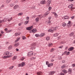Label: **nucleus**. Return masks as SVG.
Masks as SVG:
<instances>
[{"label": "nucleus", "mask_w": 75, "mask_h": 75, "mask_svg": "<svg viewBox=\"0 0 75 75\" xmlns=\"http://www.w3.org/2000/svg\"><path fill=\"white\" fill-rule=\"evenodd\" d=\"M25 65V63L23 62L22 63L18 65V67H24Z\"/></svg>", "instance_id": "f257e3e1"}, {"label": "nucleus", "mask_w": 75, "mask_h": 75, "mask_svg": "<svg viewBox=\"0 0 75 75\" xmlns=\"http://www.w3.org/2000/svg\"><path fill=\"white\" fill-rule=\"evenodd\" d=\"M73 6H74L72 4H71L69 5V8H71V11H73V9H75V8H73Z\"/></svg>", "instance_id": "f03ea898"}, {"label": "nucleus", "mask_w": 75, "mask_h": 75, "mask_svg": "<svg viewBox=\"0 0 75 75\" xmlns=\"http://www.w3.org/2000/svg\"><path fill=\"white\" fill-rule=\"evenodd\" d=\"M33 52L31 51L28 52V56L29 57H31V56H33Z\"/></svg>", "instance_id": "7ed1b4c3"}, {"label": "nucleus", "mask_w": 75, "mask_h": 75, "mask_svg": "<svg viewBox=\"0 0 75 75\" xmlns=\"http://www.w3.org/2000/svg\"><path fill=\"white\" fill-rule=\"evenodd\" d=\"M45 33H42L40 34V37H43V36H45Z\"/></svg>", "instance_id": "20e7f679"}, {"label": "nucleus", "mask_w": 75, "mask_h": 75, "mask_svg": "<svg viewBox=\"0 0 75 75\" xmlns=\"http://www.w3.org/2000/svg\"><path fill=\"white\" fill-rule=\"evenodd\" d=\"M46 3V1L45 0L42 1H40V4H45Z\"/></svg>", "instance_id": "39448f33"}, {"label": "nucleus", "mask_w": 75, "mask_h": 75, "mask_svg": "<svg viewBox=\"0 0 75 75\" xmlns=\"http://www.w3.org/2000/svg\"><path fill=\"white\" fill-rule=\"evenodd\" d=\"M18 7H19V6L17 5H16L14 6L13 8L14 10H16Z\"/></svg>", "instance_id": "423d86ee"}, {"label": "nucleus", "mask_w": 75, "mask_h": 75, "mask_svg": "<svg viewBox=\"0 0 75 75\" xmlns=\"http://www.w3.org/2000/svg\"><path fill=\"white\" fill-rule=\"evenodd\" d=\"M74 47H71L68 49V50L70 51H72V50H74Z\"/></svg>", "instance_id": "0eeeda50"}, {"label": "nucleus", "mask_w": 75, "mask_h": 75, "mask_svg": "<svg viewBox=\"0 0 75 75\" xmlns=\"http://www.w3.org/2000/svg\"><path fill=\"white\" fill-rule=\"evenodd\" d=\"M52 14H54L55 18H57V17H58V15H57V14L56 13H55V12H52Z\"/></svg>", "instance_id": "6e6552de"}, {"label": "nucleus", "mask_w": 75, "mask_h": 75, "mask_svg": "<svg viewBox=\"0 0 75 75\" xmlns=\"http://www.w3.org/2000/svg\"><path fill=\"white\" fill-rule=\"evenodd\" d=\"M63 54H66V55H69V54H70V52H68L67 51H65Z\"/></svg>", "instance_id": "1a4fd4ad"}, {"label": "nucleus", "mask_w": 75, "mask_h": 75, "mask_svg": "<svg viewBox=\"0 0 75 75\" xmlns=\"http://www.w3.org/2000/svg\"><path fill=\"white\" fill-rule=\"evenodd\" d=\"M9 52L6 51L4 53V55H9Z\"/></svg>", "instance_id": "9d476101"}, {"label": "nucleus", "mask_w": 75, "mask_h": 75, "mask_svg": "<svg viewBox=\"0 0 75 75\" xmlns=\"http://www.w3.org/2000/svg\"><path fill=\"white\" fill-rule=\"evenodd\" d=\"M55 72V71H52L50 72V75H52L54 74V73Z\"/></svg>", "instance_id": "9b49d317"}, {"label": "nucleus", "mask_w": 75, "mask_h": 75, "mask_svg": "<svg viewBox=\"0 0 75 75\" xmlns=\"http://www.w3.org/2000/svg\"><path fill=\"white\" fill-rule=\"evenodd\" d=\"M62 72H64V74H67V73L68 72V71H67L66 70H63L62 71Z\"/></svg>", "instance_id": "f8f14e48"}, {"label": "nucleus", "mask_w": 75, "mask_h": 75, "mask_svg": "<svg viewBox=\"0 0 75 75\" xmlns=\"http://www.w3.org/2000/svg\"><path fill=\"white\" fill-rule=\"evenodd\" d=\"M47 4H48V6H49V5H50V4H51V0H48L47 1Z\"/></svg>", "instance_id": "ddd939ff"}, {"label": "nucleus", "mask_w": 75, "mask_h": 75, "mask_svg": "<svg viewBox=\"0 0 75 75\" xmlns=\"http://www.w3.org/2000/svg\"><path fill=\"white\" fill-rule=\"evenodd\" d=\"M63 18H64L65 20H66L67 19H68V18H69V16H64L63 17Z\"/></svg>", "instance_id": "4468645a"}, {"label": "nucleus", "mask_w": 75, "mask_h": 75, "mask_svg": "<svg viewBox=\"0 0 75 75\" xmlns=\"http://www.w3.org/2000/svg\"><path fill=\"white\" fill-rule=\"evenodd\" d=\"M19 43H16L14 44V46L16 47H18V46L19 45Z\"/></svg>", "instance_id": "2eb2a0df"}, {"label": "nucleus", "mask_w": 75, "mask_h": 75, "mask_svg": "<svg viewBox=\"0 0 75 75\" xmlns=\"http://www.w3.org/2000/svg\"><path fill=\"white\" fill-rule=\"evenodd\" d=\"M32 28H33V27L30 26L28 27V28H27L26 29L27 30H30L31 29H32Z\"/></svg>", "instance_id": "dca6fc26"}, {"label": "nucleus", "mask_w": 75, "mask_h": 75, "mask_svg": "<svg viewBox=\"0 0 75 75\" xmlns=\"http://www.w3.org/2000/svg\"><path fill=\"white\" fill-rule=\"evenodd\" d=\"M53 65V63H51L49 64H48V67H52Z\"/></svg>", "instance_id": "f3484780"}, {"label": "nucleus", "mask_w": 75, "mask_h": 75, "mask_svg": "<svg viewBox=\"0 0 75 75\" xmlns=\"http://www.w3.org/2000/svg\"><path fill=\"white\" fill-rule=\"evenodd\" d=\"M37 29H34L32 30V32L33 33H36L37 32Z\"/></svg>", "instance_id": "a211bd4d"}, {"label": "nucleus", "mask_w": 75, "mask_h": 75, "mask_svg": "<svg viewBox=\"0 0 75 75\" xmlns=\"http://www.w3.org/2000/svg\"><path fill=\"white\" fill-rule=\"evenodd\" d=\"M49 13H50V12L49 11H47V13L44 14V16L46 17V16H47L48 14H49Z\"/></svg>", "instance_id": "6ab92c4d"}, {"label": "nucleus", "mask_w": 75, "mask_h": 75, "mask_svg": "<svg viewBox=\"0 0 75 75\" xmlns=\"http://www.w3.org/2000/svg\"><path fill=\"white\" fill-rule=\"evenodd\" d=\"M48 32H50V33H53L54 32V30L50 29L48 30Z\"/></svg>", "instance_id": "aec40b11"}, {"label": "nucleus", "mask_w": 75, "mask_h": 75, "mask_svg": "<svg viewBox=\"0 0 75 75\" xmlns=\"http://www.w3.org/2000/svg\"><path fill=\"white\" fill-rule=\"evenodd\" d=\"M37 74L38 75H42V73L40 71L37 72Z\"/></svg>", "instance_id": "412c9836"}, {"label": "nucleus", "mask_w": 75, "mask_h": 75, "mask_svg": "<svg viewBox=\"0 0 75 75\" xmlns=\"http://www.w3.org/2000/svg\"><path fill=\"white\" fill-rule=\"evenodd\" d=\"M68 72L70 74L71 72H72V69H69Z\"/></svg>", "instance_id": "4be33fe9"}, {"label": "nucleus", "mask_w": 75, "mask_h": 75, "mask_svg": "<svg viewBox=\"0 0 75 75\" xmlns=\"http://www.w3.org/2000/svg\"><path fill=\"white\" fill-rule=\"evenodd\" d=\"M74 34V32H72L69 35V36H70V37H72Z\"/></svg>", "instance_id": "5701e85b"}, {"label": "nucleus", "mask_w": 75, "mask_h": 75, "mask_svg": "<svg viewBox=\"0 0 75 75\" xmlns=\"http://www.w3.org/2000/svg\"><path fill=\"white\" fill-rule=\"evenodd\" d=\"M12 48V46L10 45L8 47V50H11Z\"/></svg>", "instance_id": "b1692460"}, {"label": "nucleus", "mask_w": 75, "mask_h": 75, "mask_svg": "<svg viewBox=\"0 0 75 75\" xmlns=\"http://www.w3.org/2000/svg\"><path fill=\"white\" fill-rule=\"evenodd\" d=\"M16 58H17V56H14L12 60H15V59H16Z\"/></svg>", "instance_id": "393cba45"}, {"label": "nucleus", "mask_w": 75, "mask_h": 75, "mask_svg": "<svg viewBox=\"0 0 75 75\" xmlns=\"http://www.w3.org/2000/svg\"><path fill=\"white\" fill-rule=\"evenodd\" d=\"M28 23H29V21H25L24 24L25 25L26 24H28Z\"/></svg>", "instance_id": "a878e982"}, {"label": "nucleus", "mask_w": 75, "mask_h": 75, "mask_svg": "<svg viewBox=\"0 0 75 75\" xmlns=\"http://www.w3.org/2000/svg\"><path fill=\"white\" fill-rule=\"evenodd\" d=\"M53 45V44L52 43H50L49 45H48V46L49 47H52Z\"/></svg>", "instance_id": "bb28decb"}, {"label": "nucleus", "mask_w": 75, "mask_h": 75, "mask_svg": "<svg viewBox=\"0 0 75 75\" xmlns=\"http://www.w3.org/2000/svg\"><path fill=\"white\" fill-rule=\"evenodd\" d=\"M20 39V38H17V39L16 40V41H15V42H17V41H18Z\"/></svg>", "instance_id": "cd10ccee"}, {"label": "nucleus", "mask_w": 75, "mask_h": 75, "mask_svg": "<svg viewBox=\"0 0 75 75\" xmlns=\"http://www.w3.org/2000/svg\"><path fill=\"white\" fill-rule=\"evenodd\" d=\"M58 33H56L54 34V37H57V36H58Z\"/></svg>", "instance_id": "c85d7f7f"}, {"label": "nucleus", "mask_w": 75, "mask_h": 75, "mask_svg": "<svg viewBox=\"0 0 75 75\" xmlns=\"http://www.w3.org/2000/svg\"><path fill=\"white\" fill-rule=\"evenodd\" d=\"M66 25H67V24H66V23H63L62 26L63 27H65V26H66Z\"/></svg>", "instance_id": "c756f323"}, {"label": "nucleus", "mask_w": 75, "mask_h": 75, "mask_svg": "<svg viewBox=\"0 0 75 75\" xmlns=\"http://www.w3.org/2000/svg\"><path fill=\"white\" fill-rule=\"evenodd\" d=\"M46 38V39L47 40V41H48V40H50V38L49 37H47Z\"/></svg>", "instance_id": "7c9ffc66"}, {"label": "nucleus", "mask_w": 75, "mask_h": 75, "mask_svg": "<svg viewBox=\"0 0 75 75\" xmlns=\"http://www.w3.org/2000/svg\"><path fill=\"white\" fill-rule=\"evenodd\" d=\"M12 55V54L11 53H10L9 54V55H8L7 56L8 58H10V57H11V56Z\"/></svg>", "instance_id": "2f4dec72"}, {"label": "nucleus", "mask_w": 75, "mask_h": 75, "mask_svg": "<svg viewBox=\"0 0 75 75\" xmlns=\"http://www.w3.org/2000/svg\"><path fill=\"white\" fill-rule=\"evenodd\" d=\"M71 24V21H69L68 23H67V25H70Z\"/></svg>", "instance_id": "473e14b6"}, {"label": "nucleus", "mask_w": 75, "mask_h": 75, "mask_svg": "<svg viewBox=\"0 0 75 75\" xmlns=\"http://www.w3.org/2000/svg\"><path fill=\"white\" fill-rule=\"evenodd\" d=\"M14 67V66H11V67H10L9 68V69H13V68Z\"/></svg>", "instance_id": "72a5a7b5"}, {"label": "nucleus", "mask_w": 75, "mask_h": 75, "mask_svg": "<svg viewBox=\"0 0 75 75\" xmlns=\"http://www.w3.org/2000/svg\"><path fill=\"white\" fill-rule=\"evenodd\" d=\"M7 19V20H8V21L9 22L10 21H11V20H12L13 18H11L9 19Z\"/></svg>", "instance_id": "f704fd0d"}, {"label": "nucleus", "mask_w": 75, "mask_h": 75, "mask_svg": "<svg viewBox=\"0 0 75 75\" xmlns=\"http://www.w3.org/2000/svg\"><path fill=\"white\" fill-rule=\"evenodd\" d=\"M20 34L19 33H16L15 34V36H17V35H19Z\"/></svg>", "instance_id": "c9c22d12"}, {"label": "nucleus", "mask_w": 75, "mask_h": 75, "mask_svg": "<svg viewBox=\"0 0 75 75\" xmlns=\"http://www.w3.org/2000/svg\"><path fill=\"white\" fill-rule=\"evenodd\" d=\"M35 36L36 37H40V35L38 34H36L35 35Z\"/></svg>", "instance_id": "e433bc0d"}, {"label": "nucleus", "mask_w": 75, "mask_h": 75, "mask_svg": "<svg viewBox=\"0 0 75 75\" xmlns=\"http://www.w3.org/2000/svg\"><path fill=\"white\" fill-rule=\"evenodd\" d=\"M22 38L23 40H25L26 39V37H25V36H23L22 37Z\"/></svg>", "instance_id": "4c0bfd02"}, {"label": "nucleus", "mask_w": 75, "mask_h": 75, "mask_svg": "<svg viewBox=\"0 0 75 75\" xmlns=\"http://www.w3.org/2000/svg\"><path fill=\"white\" fill-rule=\"evenodd\" d=\"M11 30H8L6 31V33H10V32H11Z\"/></svg>", "instance_id": "58836bf2"}, {"label": "nucleus", "mask_w": 75, "mask_h": 75, "mask_svg": "<svg viewBox=\"0 0 75 75\" xmlns=\"http://www.w3.org/2000/svg\"><path fill=\"white\" fill-rule=\"evenodd\" d=\"M65 67V65H63L61 67L63 69Z\"/></svg>", "instance_id": "ea45409f"}, {"label": "nucleus", "mask_w": 75, "mask_h": 75, "mask_svg": "<svg viewBox=\"0 0 75 75\" xmlns=\"http://www.w3.org/2000/svg\"><path fill=\"white\" fill-rule=\"evenodd\" d=\"M35 20H36V22H38V20H39L38 18H36Z\"/></svg>", "instance_id": "a19ab883"}, {"label": "nucleus", "mask_w": 75, "mask_h": 75, "mask_svg": "<svg viewBox=\"0 0 75 75\" xmlns=\"http://www.w3.org/2000/svg\"><path fill=\"white\" fill-rule=\"evenodd\" d=\"M52 9V7L51 6H50L49 7V11H50V10H51Z\"/></svg>", "instance_id": "79ce46f5"}, {"label": "nucleus", "mask_w": 75, "mask_h": 75, "mask_svg": "<svg viewBox=\"0 0 75 75\" xmlns=\"http://www.w3.org/2000/svg\"><path fill=\"white\" fill-rule=\"evenodd\" d=\"M24 59H25V58L24 57H22L21 58V61H23V60H24Z\"/></svg>", "instance_id": "37998d69"}, {"label": "nucleus", "mask_w": 75, "mask_h": 75, "mask_svg": "<svg viewBox=\"0 0 75 75\" xmlns=\"http://www.w3.org/2000/svg\"><path fill=\"white\" fill-rule=\"evenodd\" d=\"M22 14H23V13H20L18 14V16H22Z\"/></svg>", "instance_id": "c03bdc74"}, {"label": "nucleus", "mask_w": 75, "mask_h": 75, "mask_svg": "<svg viewBox=\"0 0 75 75\" xmlns=\"http://www.w3.org/2000/svg\"><path fill=\"white\" fill-rule=\"evenodd\" d=\"M63 47H64L63 46H61L58 47V48H61V49H62V48H63Z\"/></svg>", "instance_id": "a18cd8bd"}, {"label": "nucleus", "mask_w": 75, "mask_h": 75, "mask_svg": "<svg viewBox=\"0 0 75 75\" xmlns=\"http://www.w3.org/2000/svg\"><path fill=\"white\" fill-rule=\"evenodd\" d=\"M46 65H48L49 64V62L48 61H46Z\"/></svg>", "instance_id": "49530a36"}, {"label": "nucleus", "mask_w": 75, "mask_h": 75, "mask_svg": "<svg viewBox=\"0 0 75 75\" xmlns=\"http://www.w3.org/2000/svg\"><path fill=\"white\" fill-rule=\"evenodd\" d=\"M6 58H8V57H7V56H4V57H3V58L5 59Z\"/></svg>", "instance_id": "de8ad7c7"}, {"label": "nucleus", "mask_w": 75, "mask_h": 75, "mask_svg": "<svg viewBox=\"0 0 75 75\" xmlns=\"http://www.w3.org/2000/svg\"><path fill=\"white\" fill-rule=\"evenodd\" d=\"M4 20H3L2 21H0V23H2V22L3 23L4 22Z\"/></svg>", "instance_id": "09e8293b"}, {"label": "nucleus", "mask_w": 75, "mask_h": 75, "mask_svg": "<svg viewBox=\"0 0 75 75\" xmlns=\"http://www.w3.org/2000/svg\"><path fill=\"white\" fill-rule=\"evenodd\" d=\"M29 17L28 16V17H26V19L27 20H29Z\"/></svg>", "instance_id": "8fccbe9b"}, {"label": "nucleus", "mask_w": 75, "mask_h": 75, "mask_svg": "<svg viewBox=\"0 0 75 75\" xmlns=\"http://www.w3.org/2000/svg\"><path fill=\"white\" fill-rule=\"evenodd\" d=\"M53 28L54 30H56L57 29V27H54Z\"/></svg>", "instance_id": "3c124183"}, {"label": "nucleus", "mask_w": 75, "mask_h": 75, "mask_svg": "<svg viewBox=\"0 0 75 75\" xmlns=\"http://www.w3.org/2000/svg\"><path fill=\"white\" fill-rule=\"evenodd\" d=\"M67 26H68V28H69V27H71V25H67Z\"/></svg>", "instance_id": "603ef678"}, {"label": "nucleus", "mask_w": 75, "mask_h": 75, "mask_svg": "<svg viewBox=\"0 0 75 75\" xmlns=\"http://www.w3.org/2000/svg\"><path fill=\"white\" fill-rule=\"evenodd\" d=\"M36 45V43H33L32 44V45Z\"/></svg>", "instance_id": "864d4df0"}, {"label": "nucleus", "mask_w": 75, "mask_h": 75, "mask_svg": "<svg viewBox=\"0 0 75 75\" xmlns=\"http://www.w3.org/2000/svg\"><path fill=\"white\" fill-rule=\"evenodd\" d=\"M74 18H75V16H72V17H71V19H74Z\"/></svg>", "instance_id": "5fc2aeb1"}, {"label": "nucleus", "mask_w": 75, "mask_h": 75, "mask_svg": "<svg viewBox=\"0 0 75 75\" xmlns=\"http://www.w3.org/2000/svg\"><path fill=\"white\" fill-rule=\"evenodd\" d=\"M10 0H7L6 2L7 3H10Z\"/></svg>", "instance_id": "6e6d98bb"}, {"label": "nucleus", "mask_w": 75, "mask_h": 75, "mask_svg": "<svg viewBox=\"0 0 75 75\" xmlns=\"http://www.w3.org/2000/svg\"><path fill=\"white\" fill-rule=\"evenodd\" d=\"M72 65L73 67H75V64H72Z\"/></svg>", "instance_id": "4d7b16f0"}, {"label": "nucleus", "mask_w": 75, "mask_h": 75, "mask_svg": "<svg viewBox=\"0 0 75 75\" xmlns=\"http://www.w3.org/2000/svg\"><path fill=\"white\" fill-rule=\"evenodd\" d=\"M1 34H4V32H3V31H1Z\"/></svg>", "instance_id": "13d9d810"}, {"label": "nucleus", "mask_w": 75, "mask_h": 75, "mask_svg": "<svg viewBox=\"0 0 75 75\" xmlns=\"http://www.w3.org/2000/svg\"><path fill=\"white\" fill-rule=\"evenodd\" d=\"M48 23L51 24V21H49L48 22Z\"/></svg>", "instance_id": "bf43d9fd"}, {"label": "nucleus", "mask_w": 75, "mask_h": 75, "mask_svg": "<svg viewBox=\"0 0 75 75\" xmlns=\"http://www.w3.org/2000/svg\"><path fill=\"white\" fill-rule=\"evenodd\" d=\"M7 19H8V18H6V19H4V20H5V21H8V20H7Z\"/></svg>", "instance_id": "052dcab7"}, {"label": "nucleus", "mask_w": 75, "mask_h": 75, "mask_svg": "<svg viewBox=\"0 0 75 75\" xmlns=\"http://www.w3.org/2000/svg\"><path fill=\"white\" fill-rule=\"evenodd\" d=\"M13 6H14V5L13 4H11V7H13Z\"/></svg>", "instance_id": "680f3d73"}, {"label": "nucleus", "mask_w": 75, "mask_h": 75, "mask_svg": "<svg viewBox=\"0 0 75 75\" xmlns=\"http://www.w3.org/2000/svg\"><path fill=\"white\" fill-rule=\"evenodd\" d=\"M61 44H64V42L63 41L61 42H60Z\"/></svg>", "instance_id": "e2e57ef3"}, {"label": "nucleus", "mask_w": 75, "mask_h": 75, "mask_svg": "<svg viewBox=\"0 0 75 75\" xmlns=\"http://www.w3.org/2000/svg\"><path fill=\"white\" fill-rule=\"evenodd\" d=\"M49 20H51V17H50L48 18Z\"/></svg>", "instance_id": "0e129e2a"}, {"label": "nucleus", "mask_w": 75, "mask_h": 75, "mask_svg": "<svg viewBox=\"0 0 75 75\" xmlns=\"http://www.w3.org/2000/svg\"><path fill=\"white\" fill-rule=\"evenodd\" d=\"M54 48H52L51 49V51L52 52V51H54Z\"/></svg>", "instance_id": "69168bd1"}, {"label": "nucleus", "mask_w": 75, "mask_h": 75, "mask_svg": "<svg viewBox=\"0 0 75 75\" xmlns=\"http://www.w3.org/2000/svg\"><path fill=\"white\" fill-rule=\"evenodd\" d=\"M8 30V29L7 28H6L4 30L5 31H7Z\"/></svg>", "instance_id": "338daca9"}, {"label": "nucleus", "mask_w": 75, "mask_h": 75, "mask_svg": "<svg viewBox=\"0 0 75 75\" xmlns=\"http://www.w3.org/2000/svg\"><path fill=\"white\" fill-rule=\"evenodd\" d=\"M61 75H64V74L62 73H61L60 74Z\"/></svg>", "instance_id": "774afa93"}]
</instances>
